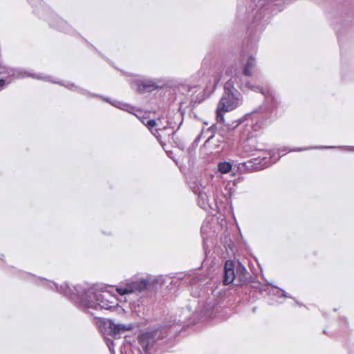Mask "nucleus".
Returning <instances> with one entry per match:
<instances>
[{
    "instance_id": "obj_1",
    "label": "nucleus",
    "mask_w": 354,
    "mask_h": 354,
    "mask_svg": "<svg viewBox=\"0 0 354 354\" xmlns=\"http://www.w3.org/2000/svg\"><path fill=\"white\" fill-rule=\"evenodd\" d=\"M80 302L87 308L109 310L118 305L115 297L107 290L88 288L80 297Z\"/></svg>"
},
{
    "instance_id": "obj_2",
    "label": "nucleus",
    "mask_w": 354,
    "mask_h": 354,
    "mask_svg": "<svg viewBox=\"0 0 354 354\" xmlns=\"http://www.w3.org/2000/svg\"><path fill=\"white\" fill-rule=\"evenodd\" d=\"M230 84L228 82L225 86V92L220 100L216 109V119L218 122L224 121L223 113L230 111L236 108L241 103V94L236 91L228 89Z\"/></svg>"
},
{
    "instance_id": "obj_3",
    "label": "nucleus",
    "mask_w": 354,
    "mask_h": 354,
    "mask_svg": "<svg viewBox=\"0 0 354 354\" xmlns=\"http://www.w3.org/2000/svg\"><path fill=\"white\" fill-rule=\"evenodd\" d=\"M162 337L159 328H150L140 333L138 335V341L146 354L152 348L155 342Z\"/></svg>"
},
{
    "instance_id": "obj_4",
    "label": "nucleus",
    "mask_w": 354,
    "mask_h": 354,
    "mask_svg": "<svg viewBox=\"0 0 354 354\" xmlns=\"http://www.w3.org/2000/svg\"><path fill=\"white\" fill-rule=\"evenodd\" d=\"M148 286L149 282L146 279H129L125 283L120 284L116 288V291L120 295H124L144 291L148 288Z\"/></svg>"
},
{
    "instance_id": "obj_5",
    "label": "nucleus",
    "mask_w": 354,
    "mask_h": 354,
    "mask_svg": "<svg viewBox=\"0 0 354 354\" xmlns=\"http://www.w3.org/2000/svg\"><path fill=\"white\" fill-rule=\"evenodd\" d=\"M109 327L113 335L115 336L121 333L130 330L133 328L132 324L124 325L122 324H115L112 321H108Z\"/></svg>"
},
{
    "instance_id": "obj_6",
    "label": "nucleus",
    "mask_w": 354,
    "mask_h": 354,
    "mask_svg": "<svg viewBox=\"0 0 354 354\" xmlns=\"http://www.w3.org/2000/svg\"><path fill=\"white\" fill-rule=\"evenodd\" d=\"M224 283L228 285L232 283L235 278L234 266L232 261H227L224 267Z\"/></svg>"
},
{
    "instance_id": "obj_7",
    "label": "nucleus",
    "mask_w": 354,
    "mask_h": 354,
    "mask_svg": "<svg viewBox=\"0 0 354 354\" xmlns=\"http://www.w3.org/2000/svg\"><path fill=\"white\" fill-rule=\"evenodd\" d=\"M243 74L245 76H252L253 70L256 66V59L254 57L250 56L243 63Z\"/></svg>"
},
{
    "instance_id": "obj_8",
    "label": "nucleus",
    "mask_w": 354,
    "mask_h": 354,
    "mask_svg": "<svg viewBox=\"0 0 354 354\" xmlns=\"http://www.w3.org/2000/svg\"><path fill=\"white\" fill-rule=\"evenodd\" d=\"M142 123L147 127V128L151 131V132L159 139L161 137V135L158 133V129H154V127L158 125L157 122L154 120H147L146 118L140 119Z\"/></svg>"
},
{
    "instance_id": "obj_9",
    "label": "nucleus",
    "mask_w": 354,
    "mask_h": 354,
    "mask_svg": "<svg viewBox=\"0 0 354 354\" xmlns=\"http://www.w3.org/2000/svg\"><path fill=\"white\" fill-rule=\"evenodd\" d=\"M236 274L240 278L241 281H244L246 279V274H248V272L246 268L243 265L239 263L238 266L236 267Z\"/></svg>"
},
{
    "instance_id": "obj_10",
    "label": "nucleus",
    "mask_w": 354,
    "mask_h": 354,
    "mask_svg": "<svg viewBox=\"0 0 354 354\" xmlns=\"http://www.w3.org/2000/svg\"><path fill=\"white\" fill-rule=\"evenodd\" d=\"M218 169L222 174H227L232 169V165L228 162H220L218 165Z\"/></svg>"
},
{
    "instance_id": "obj_11",
    "label": "nucleus",
    "mask_w": 354,
    "mask_h": 354,
    "mask_svg": "<svg viewBox=\"0 0 354 354\" xmlns=\"http://www.w3.org/2000/svg\"><path fill=\"white\" fill-rule=\"evenodd\" d=\"M12 75L15 77H17V78L24 77L26 76L30 75V74H28L26 72H22V71H18V70H12Z\"/></svg>"
},
{
    "instance_id": "obj_12",
    "label": "nucleus",
    "mask_w": 354,
    "mask_h": 354,
    "mask_svg": "<svg viewBox=\"0 0 354 354\" xmlns=\"http://www.w3.org/2000/svg\"><path fill=\"white\" fill-rule=\"evenodd\" d=\"M245 87L255 91H260L262 93L261 88L259 86L252 85L250 82L245 84Z\"/></svg>"
},
{
    "instance_id": "obj_13",
    "label": "nucleus",
    "mask_w": 354,
    "mask_h": 354,
    "mask_svg": "<svg viewBox=\"0 0 354 354\" xmlns=\"http://www.w3.org/2000/svg\"><path fill=\"white\" fill-rule=\"evenodd\" d=\"M120 109L126 110L128 112H131L133 109L128 105H122V107H120Z\"/></svg>"
},
{
    "instance_id": "obj_14",
    "label": "nucleus",
    "mask_w": 354,
    "mask_h": 354,
    "mask_svg": "<svg viewBox=\"0 0 354 354\" xmlns=\"http://www.w3.org/2000/svg\"><path fill=\"white\" fill-rule=\"evenodd\" d=\"M5 85V80H0V90H1Z\"/></svg>"
},
{
    "instance_id": "obj_15",
    "label": "nucleus",
    "mask_w": 354,
    "mask_h": 354,
    "mask_svg": "<svg viewBox=\"0 0 354 354\" xmlns=\"http://www.w3.org/2000/svg\"><path fill=\"white\" fill-rule=\"evenodd\" d=\"M200 197H201L202 198H206V196H205V194H204V196H203V195L201 194L200 195Z\"/></svg>"
},
{
    "instance_id": "obj_16",
    "label": "nucleus",
    "mask_w": 354,
    "mask_h": 354,
    "mask_svg": "<svg viewBox=\"0 0 354 354\" xmlns=\"http://www.w3.org/2000/svg\"><path fill=\"white\" fill-rule=\"evenodd\" d=\"M202 231H203V232H204V231H205V227H204V226H203V227H202Z\"/></svg>"
},
{
    "instance_id": "obj_17",
    "label": "nucleus",
    "mask_w": 354,
    "mask_h": 354,
    "mask_svg": "<svg viewBox=\"0 0 354 354\" xmlns=\"http://www.w3.org/2000/svg\"><path fill=\"white\" fill-rule=\"evenodd\" d=\"M301 149H295V151H301Z\"/></svg>"
}]
</instances>
